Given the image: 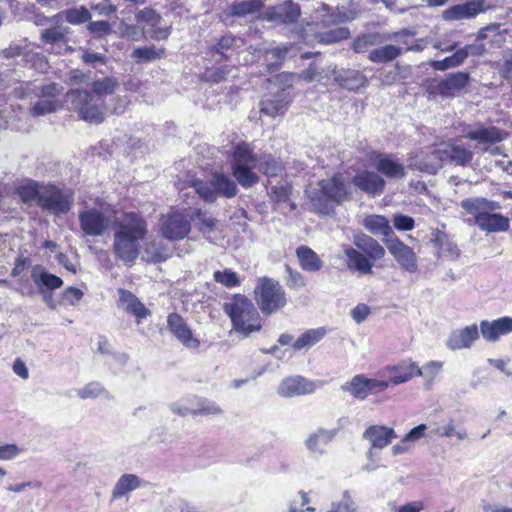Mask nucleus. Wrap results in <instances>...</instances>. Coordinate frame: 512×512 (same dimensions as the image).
Listing matches in <instances>:
<instances>
[{"instance_id": "f257e3e1", "label": "nucleus", "mask_w": 512, "mask_h": 512, "mask_svg": "<svg viewBox=\"0 0 512 512\" xmlns=\"http://www.w3.org/2000/svg\"><path fill=\"white\" fill-rule=\"evenodd\" d=\"M146 234V221L135 212L126 213L117 223L114 233L113 252L116 258L126 264L134 263L140 254V242Z\"/></svg>"}, {"instance_id": "f03ea898", "label": "nucleus", "mask_w": 512, "mask_h": 512, "mask_svg": "<svg viewBox=\"0 0 512 512\" xmlns=\"http://www.w3.org/2000/svg\"><path fill=\"white\" fill-rule=\"evenodd\" d=\"M349 193V187L341 173L322 179L316 187L306 190L311 210L324 216L333 214L335 208L348 199Z\"/></svg>"}, {"instance_id": "7ed1b4c3", "label": "nucleus", "mask_w": 512, "mask_h": 512, "mask_svg": "<svg viewBox=\"0 0 512 512\" xmlns=\"http://www.w3.org/2000/svg\"><path fill=\"white\" fill-rule=\"evenodd\" d=\"M224 312L229 316L232 330L247 338L262 328L261 316L254 304L246 296L235 294L223 305Z\"/></svg>"}, {"instance_id": "20e7f679", "label": "nucleus", "mask_w": 512, "mask_h": 512, "mask_svg": "<svg viewBox=\"0 0 512 512\" xmlns=\"http://www.w3.org/2000/svg\"><path fill=\"white\" fill-rule=\"evenodd\" d=\"M69 108L78 113L80 119L94 124L102 123L107 108L104 99L93 96L88 90L73 89L67 92L65 99Z\"/></svg>"}, {"instance_id": "39448f33", "label": "nucleus", "mask_w": 512, "mask_h": 512, "mask_svg": "<svg viewBox=\"0 0 512 512\" xmlns=\"http://www.w3.org/2000/svg\"><path fill=\"white\" fill-rule=\"evenodd\" d=\"M191 186L205 203H214L219 197L231 199L238 194L236 182L223 172L215 171L208 180L193 179Z\"/></svg>"}, {"instance_id": "423d86ee", "label": "nucleus", "mask_w": 512, "mask_h": 512, "mask_svg": "<svg viewBox=\"0 0 512 512\" xmlns=\"http://www.w3.org/2000/svg\"><path fill=\"white\" fill-rule=\"evenodd\" d=\"M469 82V73L458 71L448 73L441 79H427L424 83V89L429 99H435L438 96L454 98L466 90Z\"/></svg>"}, {"instance_id": "0eeeda50", "label": "nucleus", "mask_w": 512, "mask_h": 512, "mask_svg": "<svg viewBox=\"0 0 512 512\" xmlns=\"http://www.w3.org/2000/svg\"><path fill=\"white\" fill-rule=\"evenodd\" d=\"M254 294L259 309L265 315H270L286 305L285 291L273 278H258Z\"/></svg>"}, {"instance_id": "6e6552de", "label": "nucleus", "mask_w": 512, "mask_h": 512, "mask_svg": "<svg viewBox=\"0 0 512 512\" xmlns=\"http://www.w3.org/2000/svg\"><path fill=\"white\" fill-rule=\"evenodd\" d=\"M73 201L74 195L70 189H62L55 185H46L41 188L39 207L50 214L68 213Z\"/></svg>"}, {"instance_id": "1a4fd4ad", "label": "nucleus", "mask_w": 512, "mask_h": 512, "mask_svg": "<svg viewBox=\"0 0 512 512\" xmlns=\"http://www.w3.org/2000/svg\"><path fill=\"white\" fill-rule=\"evenodd\" d=\"M78 220L82 234L89 237L103 236L112 224L111 216L96 207L80 211Z\"/></svg>"}, {"instance_id": "9d476101", "label": "nucleus", "mask_w": 512, "mask_h": 512, "mask_svg": "<svg viewBox=\"0 0 512 512\" xmlns=\"http://www.w3.org/2000/svg\"><path fill=\"white\" fill-rule=\"evenodd\" d=\"M388 386V381L368 378L364 374H357L350 381L342 384L340 389L354 399L364 400L371 394L385 391Z\"/></svg>"}, {"instance_id": "9b49d317", "label": "nucleus", "mask_w": 512, "mask_h": 512, "mask_svg": "<svg viewBox=\"0 0 512 512\" xmlns=\"http://www.w3.org/2000/svg\"><path fill=\"white\" fill-rule=\"evenodd\" d=\"M495 7L496 5L491 4L489 0H466L445 9L442 18L445 21L468 20Z\"/></svg>"}, {"instance_id": "f8f14e48", "label": "nucleus", "mask_w": 512, "mask_h": 512, "mask_svg": "<svg viewBox=\"0 0 512 512\" xmlns=\"http://www.w3.org/2000/svg\"><path fill=\"white\" fill-rule=\"evenodd\" d=\"M464 137L476 142L477 146L482 150V147L496 145L505 140L507 132L494 125H485L477 122L467 128Z\"/></svg>"}, {"instance_id": "ddd939ff", "label": "nucleus", "mask_w": 512, "mask_h": 512, "mask_svg": "<svg viewBox=\"0 0 512 512\" xmlns=\"http://www.w3.org/2000/svg\"><path fill=\"white\" fill-rule=\"evenodd\" d=\"M301 16L300 5L292 0H285L274 6L267 7L259 19L279 24H294Z\"/></svg>"}, {"instance_id": "4468645a", "label": "nucleus", "mask_w": 512, "mask_h": 512, "mask_svg": "<svg viewBox=\"0 0 512 512\" xmlns=\"http://www.w3.org/2000/svg\"><path fill=\"white\" fill-rule=\"evenodd\" d=\"M160 231L167 240H182L191 231V220L181 212H171L162 217Z\"/></svg>"}, {"instance_id": "2eb2a0df", "label": "nucleus", "mask_w": 512, "mask_h": 512, "mask_svg": "<svg viewBox=\"0 0 512 512\" xmlns=\"http://www.w3.org/2000/svg\"><path fill=\"white\" fill-rule=\"evenodd\" d=\"M441 146H435L430 151H422L420 154L409 158V168L428 174H436L445 162L442 156Z\"/></svg>"}, {"instance_id": "dca6fc26", "label": "nucleus", "mask_w": 512, "mask_h": 512, "mask_svg": "<svg viewBox=\"0 0 512 512\" xmlns=\"http://www.w3.org/2000/svg\"><path fill=\"white\" fill-rule=\"evenodd\" d=\"M386 247L397 263L407 272L415 273L418 269L417 256L412 248L399 238L387 239Z\"/></svg>"}, {"instance_id": "f3484780", "label": "nucleus", "mask_w": 512, "mask_h": 512, "mask_svg": "<svg viewBox=\"0 0 512 512\" xmlns=\"http://www.w3.org/2000/svg\"><path fill=\"white\" fill-rule=\"evenodd\" d=\"M321 9L325 14L322 15L320 23H317L316 26L321 25L324 28L352 22L359 16L357 8L352 6L333 8L328 4L323 3Z\"/></svg>"}, {"instance_id": "a211bd4d", "label": "nucleus", "mask_w": 512, "mask_h": 512, "mask_svg": "<svg viewBox=\"0 0 512 512\" xmlns=\"http://www.w3.org/2000/svg\"><path fill=\"white\" fill-rule=\"evenodd\" d=\"M167 327L175 338L186 348L196 349L200 341L193 336L190 327L178 313H170L167 317Z\"/></svg>"}, {"instance_id": "6ab92c4d", "label": "nucleus", "mask_w": 512, "mask_h": 512, "mask_svg": "<svg viewBox=\"0 0 512 512\" xmlns=\"http://www.w3.org/2000/svg\"><path fill=\"white\" fill-rule=\"evenodd\" d=\"M352 183L357 189L373 197L380 196L386 185L380 174L370 170H363L354 175Z\"/></svg>"}, {"instance_id": "aec40b11", "label": "nucleus", "mask_w": 512, "mask_h": 512, "mask_svg": "<svg viewBox=\"0 0 512 512\" xmlns=\"http://www.w3.org/2000/svg\"><path fill=\"white\" fill-rule=\"evenodd\" d=\"M315 390L316 385L313 381L302 376H292L282 380L278 387V394L282 397L291 398L311 394Z\"/></svg>"}, {"instance_id": "412c9836", "label": "nucleus", "mask_w": 512, "mask_h": 512, "mask_svg": "<svg viewBox=\"0 0 512 512\" xmlns=\"http://www.w3.org/2000/svg\"><path fill=\"white\" fill-rule=\"evenodd\" d=\"M482 337L489 342L497 341L501 336L512 332V317L504 316L496 320H483L480 322Z\"/></svg>"}, {"instance_id": "4be33fe9", "label": "nucleus", "mask_w": 512, "mask_h": 512, "mask_svg": "<svg viewBox=\"0 0 512 512\" xmlns=\"http://www.w3.org/2000/svg\"><path fill=\"white\" fill-rule=\"evenodd\" d=\"M431 242L437 249L438 258L456 261L461 256L458 245L448 234L441 230L436 229L432 232Z\"/></svg>"}, {"instance_id": "5701e85b", "label": "nucleus", "mask_w": 512, "mask_h": 512, "mask_svg": "<svg viewBox=\"0 0 512 512\" xmlns=\"http://www.w3.org/2000/svg\"><path fill=\"white\" fill-rule=\"evenodd\" d=\"M31 279L39 293L50 292L63 286V280L50 272L42 265H34L31 269Z\"/></svg>"}, {"instance_id": "b1692460", "label": "nucleus", "mask_w": 512, "mask_h": 512, "mask_svg": "<svg viewBox=\"0 0 512 512\" xmlns=\"http://www.w3.org/2000/svg\"><path fill=\"white\" fill-rule=\"evenodd\" d=\"M374 166L378 173L389 179L398 180L406 176L404 164L392 155L379 154L375 159Z\"/></svg>"}, {"instance_id": "393cba45", "label": "nucleus", "mask_w": 512, "mask_h": 512, "mask_svg": "<svg viewBox=\"0 0 512 512\" xmlns=\"http://www.w3.org/2000/svg\"><path fill=\"white\" fill-rule=\"evenodd\" d=\"M479 329L476 324H472L461 330L453 331L448 337L447 346L452 350L470 348L479 338Z\"/></svg>"}, {"instance_id": "a878e982", "label": "nucleus", "mask_w": 512, "mask_h": 512, "mask_svg": "<svg viewBox=\"0 0 512 512\" xmlns=\"http://www.w3.org/2000/svg\"><path fill=\"white\" fill-rule=\"evenodd\" d=\"M118 293L119 305L127 313L134 315L138 323L151 315V311L131 291L121 288L118 290Z\"/></svg>"}, {"instance_id": "bb28decb", "label": "nucleus", "mask_w": 512, "mask_h": 512, "mask_svg": "<svg viewBox=\"0 0 512 512\" xmlns=\"http://www.w3.org/2000/svg\"><path fill=\"white\" fill-rule=\"evenodd\" d=\"M363 438L371 443L372 448L383 449L397 438V434L393 428L372 425L364 431Z\"/></svg>"}, {"instance_id": "cd10ccee", "label": "nucleus", "mask_w": 512, "mask_h": 512, "mask_svg": "<svg viewBox=\"0 0 512 512\" xmlns=\"http://www.w3.org/2000/svg\"><path fill=\"white\" fill-rule=\"evenodd\" d=\"M344 255L346 257V266L350 271L356 272L359 275L372 273L374 262L358 249L347 247L344 249Z\"/></svg>"}, {"instance_id": "c85d7f7f", "label": "nucleus", "mask_w": 512, "mask_h": 512, "mask_svg": "<svg viewBox=\"0 0 512 512\" xmlns=\"http://www.w3.org/2000/svg\"><path fill=\"white\" fill-rule=\"evenodd\" d=\"M264 8L263 0H245L233 2L227 10L224 11L223 21L226 25H230L228 23L229 18L238 17L243 18L248 15H254L259 13Z\"/></svg>"}, {"instance_id": "c756f323", "label": "nucleus", "mask_w": 512, "mask_h": 512, "mask_svg": "<svg viewBox=\"0 0 512 512\" xmlns=\"http://www.w3.org/2000/svg\"><path fill=\"white\" fill-rule=\"evenodd\" d=\"M290 103V97L284 89H282L272 97L261 101V113L270 117L282 116L288 110Z\"/></svg>"}, {"instance_id": "7c9ffc66", "label": "nucleus", "mask_w": 512, "mask_h": 512, "mask_svg": "<svg viewBox=\"0 0 512 512\" xmlns=\"http://www.w3.org/2000/svg\"><path fill=\"white\" fill-rule=\"evenodd\" d=\"M336 434L337 430L319 428L307 437L305 446L313 455L322 456L325 453V447L333 440Z\"/></svg>"}, {"instance_id": "2f4dec72", "label": "nucleus", "mask_w": 512, "mask_h": 512, "mask_svg": "<svg viewBox=\"0 0 512 512\" xmlns=\"http://www.w3.org/2000/svg\"><path fill=\"white\" fill-rule=\"evenodd\" d=\"M236 37L231 33L223 35L215 45L210 47L209 55L215 63L226 62L231 59L235 51Z\"/></svg>"}, {"instance_id": "473e14b6", "label": "nucleus", "mask_w": 512, "mask_h": 512, "mask_svg": "<svg viewBox=\"0 0 512 512\" xmlns=\"http://www.w3.org/2000/svg\"><path fill=\"white\" fill-rule=\"evenodd\" d=\"M440 146L445 162L449 161L459 166H467L473 159V152L463 145L442 143Z\"/></svg>"}, {"instance_id": "72a5a7b5", "label": "nucleus", "mask_w": 512, "mask_h": 512, "mask_svg": "<svg viewBox=\"0 0 512 512\" xmlns=\"http://www.w3.org/2000/svg\"><path fill=\"white\" fill-rule=\"evenodd\" d=\"M475 224L480 230L489 233L506 232L510 227L509 219L506 216L492 212H486L484 215L477 217Z\"/></svg>"}, {"instance_id": "f704fd0d", "label": "nucleus", "mask_w": 512, "mask_h": 512, "mask_svg": "<svg viewBox=\"0 0 512 512\" xmlns=\"http://www.w3.org/2000/svg\"><path fill=\"white\" fill-rule=\"evenodd\" d=\"M354 245L356 249L362 252L373 262L381 260L385 256V249L377 240L366 234L356 235L354 237Z\"/></svg>"}, {"instance_id": "c9c22d12", "label": "nucleus", "mask_w": 512, "mask_h": 512, "mask_svg": "<svg viewBox=\"0 0 512 512\" xmlns=\"http://www.w3.org/2000/svg\"><path fill=\"white\" fill-rule=\"evenodd\" d=\"M334 78L341 87L351 91H357L368 83L367 77L362 72L353 69L336 72Z\"/></svg>"}, {"instance_id": "e433bc0d", "label": "nucleus", "mask_w": 512, "mask_h": 512, "mask_svg": "<svg viewBox=\"0 0 512 512\" xmlns=\"http://www.w3.org/2000/svg\"><path fill=\"white\" fill-rule=\"evenodd\" d=\"M364 227L375 236H382L386 244L387 239H394L393 230L386 217L381 215H369L364 219Z\"/></svg>"}, {"instance_id": "4c0bfd02", "label": "nucleus", "mask_w": 512, "mask_h": 512, "mask_svg": "<svg viewBox=\"0 0 512 512\" xmlns=\"http://www.w3.org/2000/svg\"><path fill=\"white\" fill-rule=\"evenodd\" d=\"M461 207L469 214L474 216V222L477 217L484 215L486 212H492L500 208L498 202L490 201L482 197L467 198L461 202Z\"/></svg>"}, {"instance_id": "58836bf2", "label": "nucleus", "mask_w": 512, "mask_h": 512, "mask_svg": "<svg viewBox=\"0 0 512 512\" xmlns=\"http://www.w3.org/2000/svg\"><path fill=\"white\" fill-rule=\"evenodd\" d=\"M296 256L304 271L318 272L323 267V261L310 247L302 245L296 249Z\"/></svg>"}, {"instance_id": "ea45409f", "label": "nucleus", "mask_w": 512, "mask_h": 512, "mask_svg": "<svg viewBox=\"0 0 512 512\" xmlns=\"http://www.w3.org/2000/svg\"><path fill=\"white\" fill-rule=\"evenodd\" d=\"M258 157L254 154L252 148L246 142L238 143L233 147L230 166L236 167L237 165L242 166H256Z\"/></svg>"}, {"instance_id": "a19ab883", "label": "nucleus", "mask_w": 512, "mask_h": 512, "mask_svg": "<svg viewBox=\"0 0 512 512\" xmlns=\"http://www.w3.org/2000/svg\"><path fill=\"white\" fill-rule=\"evenodd\" d=\"M390 372V382L393 385L405 383L414 376L421 374L420 367L415 362L412 361H410L409 363L403 362L397 366H393L390 369Z\"/></svg>"}, {"instance_id": "79ce46f5", "label": "nucleus", "mask_w": 512, "mask_h": 512, "mask_svg": "<svg viewBox=\"0 0 512 512\" xmlns=\"http://www.w3.org/2000/svg\"><path fill=\"white\" fill-rule=\"evenodd\" d=\"M141 485V479L135 474H123L112 490V499H120Z\"/></svg>"}, {"instance_id": "37998d69", "label": "nucleus", "mask_w": 512, "mask_h": 512, "mask_svg": "<svg viewBox=\"0 0 512 512\" xmlns=\"http://www.w3.org/2000/svg\"><path fill=\"white\" fill-rule=\"evenodd\" d=\"M384 41H386V38L380 33H362L354 38L350 47L355 53L360 54L366 52L372 46L382 44Z\"/></svg>"}, {"instance_id": "c03bdc74", "label": "nucleus", "mask_w": 512, "mask_h": 512, "mask_svg": "<svg viewBox=\"0 0 512 512\" xmlns=\"http://www.w3.org/2000/svg\"><path fill=\"white\" fill-rule=\"evenodd\" d=\"M403 52V49L396 45H385L373 49L368 54V59L376 64L387 63L395 60Z\"/></svg>"}, {"instance_id": "a18cd8bd", "label": "nucleus", "mask_w": 512, "mask_h": 512, "mask_svg": "<svg viewBox=\"0 0 512 512\" xmlns=\"http://www.w3.org/2000/svg\"><path fill=\"white\" fill-rule=\"evenodd\" d=\"M351 32L348 27H336L327 31H317L314 34L316 42L323 45L335 44L350 37Z\"/></svg>"}, {"instance_id": "49530a36", "label": "nucleus", "mask_w": 512, "mask_h": 512, "mask_svg": "<svg viewBox=\"0 0 512 512\" xmlns=\"http://www.w3.org/2000/svg\"><path fill=\"white\" fill-rule=\"evenodd\" d=\"M327 331L324 327L308 329L292 344L294 350L310 348L324 338Z\"/></svg>"}, {"instance_id": "de8ad7c7", "label": "nucleus", "mask_w": 512, "mask_h": 512, "mask_svg": "<svg viewBox=\"0 0 512 512\" xmlns=\"http://www.w3.org/2000/svg\"><path fill=\"white\" fill-rule=\"evenodd\" d=\"M253 165L242 166L237 165L231 167V173L235 180L245 189L251 188L259 182V177L253 172Z\"/></svg>"}, {"instance_id": "09e8293b", "label": "nucleus", "mask_w": 512, "mask_h": 512, "mask_svg": "<svg viewBox=\"0 0 512 512\" xmlns=\"http://www.w3.org/2000/svg\"><path fill=\"white\" fill-rule=\"evenodd\" d=\"M61 90L62 87L56 83H48L41 86L32 83H27L21 96L24 97L34 94L37 97L53 98L59 95L61 93Z\"/></svg>"}, {"instance_id": "8fccbe9b", "label": "nucleus", "mask_w": 512, "mask_h": 512, "mask_svg": "<svg viewBox=\"0 0 512 512\" xmlns=\"http://www.w3.org/2000/svg\"><path fill=\"white\" fill-rule=\"evenodd\" d=\"M255 168L268 177H277L283 172L282 162L272 155L259 157Z\"/></svg>"}, {"instance_id": "3c124183", "label": "nucleus", "mask_w": 512, "mask_h": 512, "mask_svg": "<svg viewBox=\"0 0 512 512\" xmlns=\"http://www.w3.org/2000/svg\"><path fill=\"white\" fill-rule=\"evenodd\" d=\"M164 48H157L154 45L137 47L132 52V58L140 63H148L161 59L164 56Z\"/></svg>"}, {"instance_id": "603ef678", "label": "nucleus", "mask_w": 512, "mask_h": 512, "mask_svg": "<svg viewBox=\"0 0 512 512\" xmlns=\"http://www.w3.org/2000/svg\"><path fill=\"white\" fill-rule=\"evenodd\" d=\"M63 15L66 22L72 25H81L89 22L92 18L90 11L85 6L66 9L59 13Z\"/></svg>"}, {"instance_id": "864d4df0", "label": "nucleus", "mask_w": 512, "mask_h": 512, "mask_svg": "<svg viewBox=\"0 0 512 512\" xmlns=\"http://www.w3.org/2000/svg\"><path fill=\"white\" fill-rule=\"evenodd\" d=\"M118 87V82L113 77H104L92 83L91 93L93 96H100L105 100L107 95H112Z\"/></svg>"}, {"instance_id": "5fc2aeb1", "label": "nucleus", "mask_w": 512, "mask_h": 512, "mask_svg": "<svg viewBox=\"0 0 512 512\" xmlns=\"http://www.w3.org/2000/svg\"><path fill=\"white\" fill-rule=\"evenodd\" d=\"M467 59V52H464L460 48L456 50L451 56L446 57L442 60H435L431 63V66L438 71H445L449 68L460 66Z\"/></svg>"}, {"instance_id": "6e6d98bb", "label": "nucleus", "mask_w": 512, "mask_h": 512, "mask_svg": "<svg viewBox=\"0 0 512 512\" xmlns=\"http://www.w3.org/2000/svg\"><path fill=\"white\" fill-rule=\"evenodd\" d=\"M358 504L354 500L349 490H344L342 498L337 501H333L327 512H358Z\"/></svg>"}, {"instance_id": "4d7b16f0", "label": "nucleus", "mask_w": 512, "mask_h": 512, "mask_svg": "<svg viewBox=\"0 0 512 512\" xmlns=\"http://www.w3.org/2000/svg\"><path fill=\"white\" fill-rule=\"evenodd\" d=\"M190 220L197 221L198 230L203 234L213 232L218 222L215 218L207 216L206 213L199 208L192 211Z\"/></svg>"}, {"instance_id": "13d9d810", "label": "nucleus", "mask_w": 512, "mask_h": 512, "mask_svg": "<svg viewBox=\"0 0 512 512\" xmlns=\"http://www.w3.org/2000/svg\"><path fill=\"white\" fill-rule=\"evenodd\" d=\"M17 193L23 203H30L36 200L37 204L39 205L41 189L38 188L37 182L29 181L20 185L17 188Z\"/></svg>"}, {"instance_id": "bf43d9fd", "label": "nucleus", "mask_w": 512, "mask_h": 512, "mask_svg": "<svg viewBox=\"0 0 512 512\" xmlns=\"http://www.w3.org/2000/svg\"><path fill=\"white\" fill-rule=\"evenodd\" d=\"M222 409L214 402L208 399L200 398L196 401V406L192 408V415H219Z\"/></svg>"}, {"instance_id": "052dcab7", "label": "nucleus", "mask_w": 512, "mask_h": 512, "mask_svg": "<svg viewBox=\"0 0 512 512\" xmlns=\"http://www.w3.org/2000/svg\"><path fill=\"white\" fill-rule=\"evenodd\" d=\"M67 28L56 26L41 32L40 39L46 44H57L66 41Z\"/></svg>"}, {"instance_id": "680f3d73", "label": "nucleus", "mask_w": 512, "mask_h": 512, "mask_svg": "<svg viewBox=\"0 0 512 512\" xmlns=\"http://www.w3.org/2000/svg\"><path fill=\"white\" fill-rule=\"evenodd\" d=\"M214 280L227 288H234L240 285L238 274L230 269L217 270L214 272Z\"/></svg>"}, {"instance_id": "e2e57ef3", "label": "nucleus", "mask_w": 512, "mask_h": 512, "mask_svg": "<svg viewBox=\"0 0 512 512\" xmlns=\"http://www.w3.org/2000/svg\"><path fill=\"white\" fill-rule=\"evenodd\" d=\"M87 30L94 38H104L112 33V26L106 20L89 21Z\"/></svg>"}, {"instance_id": "0e129e2a", "label": "nucleus", "mask_w": 512, "mask_h": 512, "mask_svg": "<svg viewBox=\"0 0 512 512\" xmlns=\"http://www.w3.org/2000/svg\"><path fill=\"white\" fill-rule=\"evenodd\" d=\"M135 17L138 23H147L151 26L159 24L161 20V15L157 13L154 9L148 7L139 10L136 13Z\"/></svg>"}, {"instance_id": "69168bd1", "label": "nucleus", "mask_w": 512, "mask_h": 512, "mask_svg": "<svg viewBox=\"0 0 512 512\" xmlns=\"http://www.w3.org/2000/svg\"><path fill=\"white\" fill-rule=\"evenodd\" d=\"M56 103L51 99L38 100L31 108L33 116H42L56 111Z\"/></svg>"}, {"instance_id": "338daca9", "label": "nucleus", "mask_w": 512, "mask_h": 512, "mask_svg": "<svg viewBox=\"0 0 512 512\" xmlns=\"http://www.w3.org/2000/svg\"><path fill=\"white\" fill-rule=\"evenodd\" d=\"M104 391L99 382H90L77 390V396L81 399L96 398Z\"/></svg>"}, {"instance_id": "774afa93", "label": "nucleus", "mask_w": 512, "mask_h": 512, "mask_svg": "<svg viewBox=\"0 0 512 512\" xmlns=\"http://www.w3.org/2000/svg\"><path fill=\"white\" fill-rule=\"evenodd\" d=\"M84 293L79 288L69 286L61 294V301L71 306L77 305L83 298Z\"/></svg>"}]
</instances>
